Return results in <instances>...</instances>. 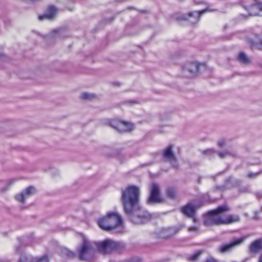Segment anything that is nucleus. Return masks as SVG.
I'll return each mask as SVG.
<instances>
[{"mask_svg": "<svg viewBox=\"0 0 262 262\" xmlns=\"http://www.w3.org/2000/svg\"><path fill=\"white\" fill-rule=\"evenodd\" d=\"M121 192L120 202L124 213L132 223L141 225L150 220L151 214L140 206V190L138 186L129 185L121 189Z\"/></svg>", "mask_w": 262, "mask_h": 262, "instance_id": "nucleus-1", "label": "nucleus"}, {"mask_svg": "<svg viewBox=\"0 0 262 262\" xmlns=\"http://www.w3.org/2000/svg\"><path fill=\"white\" fill-rule=\"evenodd\" d=\"M230 208L227 204L219 206L214 210L209 211L206 213V216L204 221L206 226L213 225H228L240 221V217L237 215H229L226 219H222L220 215L230 211Z\"/></svg>", "mask_w": 262, "mask_h": 262, "instance_id": "nucleus-2", "label": "nucleus"}, {"mask_svg": "<svg viewBox=\"0 0 262 262\" xmlns=\"http://www.w3.org/2000/svg\"><path fill=\"white\" fill-rule=\"evenodd\" d=\"M98 224L102 229L110 231L115 230L123 224L121 216L115 212H110L97 221Z\"/></svg>", "mask_w": 262, "mask_h": 262, "instance_id": "nucleus-3", "label": "nucleus"}, {"mask_svg": "<svg viewBox=\"0 0 262 262\" xmlns=\"http://www.w3.org/2000/svg\"><path fill=\"white\" fill-rule=\"evenodd\" d=\"M95 245L98 251L103 254H110L114 251L122 252L125 248L124 243L109 238L101 242H96Z\"/></svg>", "mask_w": 262, "mask_h": 262, "instance_id": "nucleus-4", "label": "nucleus"}, {"mask_svg": "<svg viewBox=\"0 0 262 262\" xmlns=\"http://www.w3.org/2000/svg\"><path fill=\"white\" fill-rule=\"evenodd\" d=\"M77 251L80 260L90 261L94 257L93 245L85 236H82V242L77 248Z\"/></svg>", "mask_w": 262, "mask_h": 262, "instance_id": "nucleus-5", "label": "nucleus"}, {"mask_svg": "<svg viewBox=\"0 0 262 262\" xmlns=\"http://www.w3.org/2000/svg\"><path fill=\"white\" fill-rule=\"evenodd\" d=\"M149 196L146 201L148 205L162 204L164 200L161 196V190L159 185L152 183L149 185Z\"/></svg>", "mask_w": 262, "mask_h": 262, "instance_id": "nucleus-6", "label": "nucleus"}, {"mask_svg": "<svg viewBox=\"0 0 262 262\" xmlns=\"http://www.w3.org/2000/svg\"><path fill=\"white\" fill-rule=\"evenodd\" d=\"M202 68L205 69L206 64H199L198 62L187 63L183 68V73L185 76L190 78L194 76Z\"/></svg>", "mask_w": 262, "mask_h": 262, "instance_id": "nucleus-7", "label": "nucleus"}, {"mask_svg": "<svg viewBox=\"0 0 262 262\" xmlns=\"http://www.w3.org/2000/svg\"><path fill=\"white\" fill-rule=\"evenodd\" d=\"M203 205L202 202L198 203H188L185 206L181 208V211L184 215L189 218L193 219L194 222H195L196 219L195 216L196 209Z\"/></svg>", "mask_w": 262, "mask_h": 262, "instance_id": "nucleus-8", "label": "nucleus"}, {"mask_svg": "<svg viewBox=\"0 0 262 262\" xmlns=\"http://www.w3.org/2000/svg\"><path fill=\"white\" fill-rule=\"evenodd\" d=\"M162 157L164 161L169 162L173 168H179L178 159L173 151V145H169L163 150Z\"/></svg>", "mask_w": 262, "mask_h": 262, "instance_id": "nucleus-9", "label": "nucleus"}, {"mask_svg": "<svg viewBox=\"0 0 262 262\" xmlns=\"http://www.w3.org/2000/svg\"><path fill=\"white\" fill-rule=\"evenodd\" d=\"M206 11V9H204L201 11L190 12L187 14L182 15L179 17V19L188 20L192 25L195 24L199 21L200 16Z\"/></svg>", "mask_w": 262, "mask_h": 262, "instance_id": "nucleus-10", "label": "nucleus"}, {"mask_svg": "<svg viewBox=\"0 0 262 262\" xmlns=\"http://www.w3.org/2000/svg\"><path fill=\"white\" fill-rule=\"evenodd\" d=\"M245 239V237L233 239L229 244L220 246L219 250L222 253L229 252L235 246L241 245Z\"/></svg>", "mask_w": 262, "mask_h": 262, "instance_id": "nucleus-11", "label": "nucleus"}, {"mask_svg": "<svg viewBox=\"0 0 262 262\" xmlns=\"http://www.w3.org/2000/svg\"><path fill=\"white\" fill-rule=\"evenodd\" d=\"M36 188L33 186H29L24 189L21 193L16 195V200L21 203L24 202L25 199L35 193Z\"/></svg>", "mask_w": 262, "mask_h": 262, "instance_id": "nucleus-12", "label": "nucleus"}, {"mask_svg": "<svg viewBox=\"0 0 262 262\" xmlns=\"http://www.w3.org/2000/svg\"><path fill=\"white\" fill-rule=\"evenodd\" d=\"M67 37L66 31L63 29L55 30L48 35L46 39L47 41L51 40H55L57 39H61Z\"/></svg>", "mask_w": 262, "mask_h": 262, "instance_id": "nucleus-13", "label": "nucleus"}, {"mask_svg": "<svg viewBox=\"0 0 262 262\" xmlns=\"http://www.w3.org/2000/svg\"><path fill=\"white\" fill-rule=\"evenodd\" d=\"M179 231L176 227L163 228L159 232V236L161 238H167L174 235Z\"/></svg>", "mask_w": 262, "mask_h": 262, "instance_id": "nucleus-14", "label": "nucleus"}, {"mask_svg": "<svg viewBox=\"0 0 262 262\" xmlns=\"http://www.w3.org/2000/svg\"><path fill=\"white\" fill-rule=\"evenodd\" d=\"M21 247V244L19 243L17 246H16L15 247V252L18 254L21 255L18 262H33V256H32L30 255H26L25 254H22Z\"/></svg>", "mask_w": 262, "mask_h": 262, "instance_id": "nucleus-15", "label": "nucleus"}, {"mask_svg": "<svg viewBox=\"0 0 262 262\" xmlns=\"http://www.w3.org/2000/svg\"><path fill=\"white\" fill-rule=\"evenodd\" d=\"M249 15L251 16L260 15V12H262V3H258L251 6L248 9Z\"/></svg>", "mask_w": 262, "mask_h": 262, "instance_id": "nucleus-16", "label": "nucleus"}, {"mask_svg": "<svg viewBox=\"0 0 262 262\" xmlns=\"http://www.w3.org/2000/svg\"><path fill=\"white\" fill-rule=\"evenodd\" d=\"M56 11V9L54 6H50L46 13L43 15H40L38 18L40 20H42L45 19H52L54 16Z\"/></svg>", "mask_w": 262, "mask_h": 262, "instance_id": "nucleus-17", "label": "nucleus"}, {"mask_svg": "<svg viewBox=\"0 0 262 262\" xmlns=\"http://www.w3.org/2000/svg\"><path fill=\"white\" fill-rule=\"evenodd\" d=\"M225 183L228 188L237 187L241 185L242 181L237 179H234L232 177H230L225 180Z\"/></svg>", "mask_w": 262, "mask_h": 262, "instance_id": "nucleus-18", "label": "nucleus"}, {"mask_svg": "<svg viewBox=\"0 0 262 262\" xmlns=\"http://www.w3.org/2000/svg\"><path fill=\"white\" fill-rule=\"evenodd\" d=\"M250 251L255 253L262 249V239H258L253 242L250 246Z\"/></svg>", "mask_w": 262, "mask_h": 262, "instance_id": "nucleus-19", "label": "nucleus"}, {"mask_svg": "<svg viewBox=\"0 0 262 262\" xmlns=\"http://www.w3.org/2000/svg\"><path fill=\"white\" fill-rule=\"evenodd\" d=\"M167 198L171 200H175L177 198V189L173 187H168L165 191Z\"/></svg>", "mask_w": 262, "mask_h": 262, "instance_id": "nucleus-20", "label": "nucleus"}, {"mask_svg": "<svg viewBox=\"0 0 262 262\" xmlns=\"http://www.w3.org/2000/svg\"><path fill=\"white\" fill-rule=\"evenodd\" d=\"M124 123L123 121H114L110 123V126L121 133L124 126Z\"/></svg>", "mask_w": 262, "mask_h": 262, "instance_id": "nucleus-21", "label": "nucleus"}, {"mask_svg": "<svg viewBox=\"0 0 262 262\" xmlns=\"http://www.w3.org/2000/svg\"><path fill=\"white\" fill-rule=\"evenodd\" d=\"M238 60L242 63L247 64L250 63L248 57L244 53L240 52L238 56Z\"/></svg>", "mask_w": 262, "mask_h": 262, "instance_id": "nucleus-22", "label": "nucleus"}, {"mask_svg": "<svg viewBox=\"0 0 262 262\" xmlns=\"http://www.w3.org/2000/svg\"><path fill=\"white\" fill-rule=\"evenodd\" d=\"M135 128L134 125L130 122H125L122 133L129 132L133 130Z\"/></svg>", "mask_w": 262, "mask_h": 262, "instance_id": "nucleus-23", "label": "nucleus"}, {"mask_svg": "<svg viewBox=\"0 0 262 262\" xmlns=\"http://www.w3.org/2000/svg\"><path fill=\"white\" fill-rule=\"evenodd\" d=\"M216 152L214 149L210 148L208 149L205 150H202V153L203 155H205L208 157H211L213 155H214Z\"/></svg>", "mask_w": 262, "mask_h": 262, "instance_id": "nucleus-24", "label": "nucleus"}, {"mask_svg": "<svg viewBox=\"0 0 262 262\" xmlns=\"http://www.w3.org/2000/svg\"><path fill=\"white\" fill-rule=\"evenodd\" d=\"M33 262H49V257L45 255L40 258H34Z\"/></svg>", "mask_w": 262, "mask_h": 262, "instance_id": "nucleus-25", "label": "nucleus"}, {"mask_svg": "<svg viewBox=\"0 0 262 262\" xmlns=\"http://www.w3.org/2000/svg\"><path fill=\"white\" fill-rule=\"evenodd\" d=\"M202 253H203V251H201V250L197 251L196 252H195V253H194L193 254H192V255H191L189 257V260L195 261V260H197L198 258H199V257L201 255V254Z\"/></svg>", "mask_w": 262, "mask_h": 262, "instance_id": "nucleus-26", "label": "nucleus"}, {"mask_svg": "<svg viewBox=\"0 0 262 262\" xmlns=\"http://www.w3.org/2000/svg\"><path fill=\"white\" fill-rule=\"evenodd\" d=\"M62 252L63 254H64L69 257H73L75 255V254L74 252L67 248L63 249L62 250Z\"/></svg>", "mask_w": 262, "mask_h": 262, "instance_id": "nucleus-27", "label": "nucleus"}, {"mask_svg": "<svg viewBox=\"0 0 262 262\" xmlns=\"http://www.w3.org/2000/svg\"><path fill=\"white\" fill-rule=\"evenodd\" d=\"M95 95L92 94L88 93H83L81 95V98L82 99H92L94 97Z\"/></svg>", "mask_w": 262, "mask_h": 262, "instance_id": "nucleus-28", "label": "nucleus"}, {"mask_svg": "<svg viewBox=\"0 0 262 262\" xmlns=\"http://www.w3.org/2000/svg\"><path fill=\"white\" fill-rule=\"evenodd\" d=\"M260 174H261V172H260V170L259 171L257 172H255V173H254V172H250L248 174V177L249 179H254V178H256L257 177H258V176H259Z\"/></svg>", "mask_w": 262, "mask_h": 262, "instance_id": "nucleus-29", "label": "nucleus"}, {"mask_svg": "<svg viewBox=\"0 0 262 262\" xmlns=\"http://www.w3.org/2000/svg\"><path fill=\"white\" fill-rule=\"evenodd\" d=\"M227 188H228V186H227V184H226V183L225 185H221V186H216L214 188V190H220L221 191H223Z\"/></svg>", "mask_w": 262, "mask_h": 262, "instance_id": "nucleus-30", "label": "nucleus"}, {"mask_svg": "<svg viewBox=\"0 0 262 262\" xmlns=\"http://www.w3.org/2000/svg\"><path fill=\"white\" fill-rule=\"evenodd\" d=\"M239 192L240 193L249 192H250V191H249V186H244V187H242L240 188L239 189Z\"/></svg>", "mask_w": 262, "mask_h": 262, "instance_id": "nucleus-31", "label": "nucleus"}, {"mask_svg": "<svg viewBox=\"0 0 262 262\" xmlns=\"http://www.w3.org/2000/svg\"><path fill=\"white\" fill-rule=\"evenodd\" d=\"M225 152L226 153V156H229L231 157H236L237 156V154L235 152H233L229 150H226Z\"/></svg>", "mask_w": 262, "mask_h": 262, "instance_id": "nucleus-32", "label": "nucleus"}, {"mask_svg": "<svg viewBox=\"0 0 262 262\" xmlns=\"http://www.w3.org/2000/svg\"><path fill=\"white\" fill-rule=\"evenodd\" d=\"M5 183L4 182H0V186L3 185ZM9 185L7 184H5V186L1 189V191L5 192L8 189Z\"/></svg>", "mask_w": 262, "mask_h": 262, "instance_id": "nucleus-33", "label": "nucleus"}, {"mask_svg": "<svg viewBox=\"0 0 262 262\" xmlns=\"http://www.w3.org/2000/svg\"><path fill=\"white\" fill-rule=\"evenodd\" d=\"M216 154H217L219 155V156L222 159H223L225 157H226V153L225 152L216 151Z\"/></svg>", "mask_w": 262, "mask_h": 262, "instance_id": "nucleus-34", "label": "nucleus"}, {"mask_svg": "<svg viewBox=\"0 0 262 262\" xmlns=\"http://www.w3.org/2000/svg\"><path fill=\"white\" fill-rule=\"evenodd\" d=\"M255 195L257 199L259 200L262 198V192H256L255 193Z\"/></svg>", "mask_w": 262, "mask_h": 262, "instance_id": "nucleus-35", "label": "nucleus"}, {"mask_svg": "<svg viewBox=\"0 0 262 262\" xmlns=\"http://www.w3.org/2000/svg\"><path fill=\"white\" fill-rule=\"evenodd\" d=\"M217 144H218V145H219L220 147H223V146L225 145V141H224V140H221V141H219L218 142V143H217Z\"/></svg>", "mask_w": 262, "mask_h": 262, "instance_id": "nucleus-36", "label": "nucleus"}, {"mask_svg": "<svg viewBox=\"0 0 262 262\" xmlns=\"http://www.w3.org/2000/svg\"><path fill=\"white\" fill-rule=\"evenodd\" d=\"M189 231L190 232L198 231V229L196 227H191L189 228Z\"/></svg>", "mask_w": 262, "mask_h": 262, "instance_id": "nucleus-37", "label": "nucleus"}, {"mask_svg": "<svg viewBox=\"0 0 262 262\" xmlns=\"http://www.w3.org/2000/svg\"><path fill=\"white\" fill-rule=\"evenodd\" d=\"M256 46L259 50H262V41H260L259 42L257 43Z\"/></svg>", "mask_w": 262, "mask_h": 262, "instance_id": "nucleus-38", "label": "nucleus"}, {"mask_svg": "<svg viewBox=\"0 0 262 262\" xmlns=\"http://www.w3.org/2000/svg\"><path fill=\"white\" fill-rule=\"evenodd\" d=\"M205 262H215V261L213 259H207Z\"/></svg>", "mask_w": 262, "mask_h": 262, "instance_id": "nucleus-39", "label": "nucleus"}, {"mask_svg": "<svg viewBox=\"0 0 262 262\" xmlns=\"http://www.w3.org/2000/svg\"><path fill=\"white\" fill-rule=\"evenodd\" d=\"M258 262H262V255L260 256Z\"/></svg>", "mask_w": 262, "mask_h": 262, "instance_id": "nucleus-40", "label": "nucleus"}, {"mask_svg": "<svg viewBox=\"0 0 262 262\" xmlns=\"http://www.w3.org/2000/svg\"><path fill=\"white\" fill-rule=\"evenodd\" d=\"M11 181H12V180H9V181L8 182V183H11Z\"/></svg>", "mask_w": 262, "mask_h": 262, "instance_id": "nucleus-41", "label": "nucleus"}, {"mask_svg": "<svg viewBox=\"0 0 262 262\" xmlns=\"http://www.w3.org/2000/svg\"><path fill=\"white\" fill-rule=\"evenodd\" d=\"M254 218H255V219H257V216H254Z\"/></svg>", "mask_w": 262, "mask_h": 262, "instance_id": "nucleus-42", "label": "nucleus"}, {"mask_svg": "<svg viewBox=\"0 0 262 262\" xmlns=\"http://www.w3.org/2000/svg\"><path fill=\"white\" fill-rule=\"evenodd\" d=\"M261 174H262V169L260 170Z\"/></svg>", "mask_w": 262, "mask_h": 262, "instance_id": "nucleus-43", "label": "nucleus"}, {"mask_svg": "<svg viewBox=\"0 0 262 262\" xmlns=\"http://www.w3.org/2000/svg\"><path fill=\"white\" fill-rule=\"evenodd\" d=\"M2 56V54L0 53V57H1Z\"/></svg>", "mask_w": 262, "mask_h": 262, "instance_id": "nucleus-44", "label": "nucleus"}]
</instances>
